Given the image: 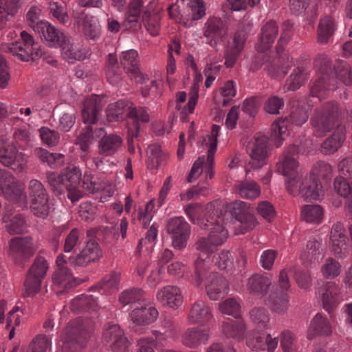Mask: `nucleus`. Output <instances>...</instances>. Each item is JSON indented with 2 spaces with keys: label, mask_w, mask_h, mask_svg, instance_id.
Instances as JSON below:
<instances>
[{
  "label": "nucleus",
  "mask_w": 352,
  "mask_h": 352,
  "mask_svg": "<svg viewBox=\"0 0 352 352\" xmlns=\"http://www.w3.org/2000/svg\"><path fill=\"white\" fill-rule=\"evenodd\" d=\"M342 114L340 105L335 101L326 102L315 109L309 122L312 135L316 138L324 137L337 127Z\"/></svg>",
  "instance_id": "1"
},
{
  "label": "nucleus",
  "mask_w": 352,
  "mask_h": 352,
  "mask_svg": "<svg viewBox=\"0 0 352 352\" xmlns=\"http://www.w3.org/2000/svg\"><path fill=\"white\" fill-rule=\"evenodd\" d=\"M21 41L3 43L0 49L2 52L10 53L23 61L34 60L42 55L39 45L33 36L25 31L21 32Z\"/></svg>",
  "instance_id": "2"
},
{
  "label": "nucleus",
  "mask_w": 352,
  "mask_h": 352,
  "mask_svg": "<svg viewBox=\"0 0 352 352\" xmlns=\"http://www.w3.org/2000/svg\"><path fill=\"white\" fill-rule=\"evenodd\" d=\"M299 148L297 146L289 145L284 151L282 158L276 164L277 171L287 177V189L294 194L297 189V183L300 179L298 170Z\"/></svg>",
  "instance_id": "3"
},
{
  "label": "nucleus",
  "mask_w": 352,
  "mask_h": 352,
  "mask_svg": "<svg viewBox=\"0 0 352 352\" xmlns=\"http://www.w3.org/2000/svg\"><path fill=\"white\" fill-rule=\"evenodd\" d=\"M204 217L199 220L200 227L209 231L208 238L217 248L222 245L228 236V232L223 227V218L217 215L215 207L212 204L206 206Z\"/></svg>",
  "instance_id": "4"
},
{
  "label": "nucleus",
  "mask_w": 352,
  "mask_h": 352,
  "mask_svg": "<svg viewBox=\"0 0 352 352\" xmlns=\"http://www.w3.org/2000/svg\"><path fill=\"white\" fill-rule=\"evenodd\" d=\"M88 323L87 320L85 322L81 318H76L67 324L64 331L63 352H77L83 346L89 335L86 328Z\"/></svg>",
  "instance_id": "5"
},
{
  "label": "nucleus",
  "mask_w": 352,
  "mask_h": 352,
  "mask_svg": "<svg viewBox=\"0 0 352 352\" xmlns=\"http://www.w3.org/2000/svg\"><path fill=\"white\" fill-rule=\"evenodd\" d=\"M0 188L6 199L22 209L28 208V199L23 186L6 170H0Z\"/></svg>",
  "instance_id": "6"
},
{
  "label": "nucleus",
  "mask_w": 352,
  "mask_h": 352,
  "mask_svg": "<svg viewBox=\"0 0 352 352\" xmlns=\"http://www.w3.org/2000/svg\"><path fill=\"white\" fill-rule=\"evenodd\" d=\"M166 230L171 235L172 245L174 248L181 250L186 248L191 229L190 224L184 217L170 218L166 222Z\"/></svg>",
  "instance_id": "7"
},
{
  "label": "nucleus",
  "mask_w": 352,
  "mask_h": 352,
  "mask_svg": "<svg viewBox=\"0 0 352 352\" xmlns=\"http://www.w3.org/2000/svg\"><path fill=\"white\" fill-rule=\"evenodd\" d=\"M268 138L262 133H257L249 142L247 151L250 157L249 165L253 169L261 168L266 164L267 158Z\"/></svg>",
  "instance_id": "8"
},
{
  "label": "nucleus",
  "mask_w": 352,
  "mask_h": 352,
  "mask_svg": "<svg viewBox=\"0 0 352 352\" xmlns=\"http://www.w3.org/2000/svg\"><path fill=\"white\" fill-rule=\"evenodd\" d=\"M102 340L113 352H127L131 344L120 327L111 322L105 324Z\"/></svg>",
  "instance_id": "9"
},
{
  "label": "nucleus",
  "mask_w": 352,
  "mask_h": 352,
  "mask_svg": "<svg viewBox=\"0 0 352 352\" xmlns=\"http://www.w3.org/2000/svg\"><path fill=\"white\" fill-rule=\"evenodd\" d=\"M8 245L10 255L18 261L31 258L38 249L37 244L30 236H15L9 241Z\"/></svg>",
  "instance_id": "10"
},
{
  "label": "nucleus",
  "mask_w": 352,
  "mask_h": 352,
  "mask_svg": "<svg viewBox=\"0 0 352 352\" xmlns=\"http://www.w3.org/2000/svg\"><path fill=\"white\" fill-rule=\"evenodd\" d=\"M102 256L99 244L90 239L85 243V247L77 254L68 258L69 265L72 267H87L98 261Z\"/></svg>",
  "instance_id": "11"
},
{
  "label": "nucleus",
  "mask_w": 352,
  "mask_h": 352,
  "mask_svg": "<svg viewBox=\"0 0 352 352\" xmlns=\"http://www.w3.org/2000/svg\"><path fill=\"white\" fill-rule=\"evenodd\" d=\"M0 162L19 172L25 168L23 154L19 153L14 143L5 140H0Z\"/></svg>",
  "instance_id": "12"
},
{
  "label": "nucleus",
  "mask_w": 352,
  "mask_h": 352,
  "mask_svg": "<svg viewBox=\"0 0 352 352\" xmlns=\"http://www.w3.org/2000/svg\"><path fill=\"white\" fill-rule=\"evenodd\" d=\"M228 34L226 23L220 18H210L205 23L204 36L207 38L208 43L215 47L222 42Z\"/></svg>",
  "instance_id": "13"
},
{
  "label": "nucleus",
  "mask_w": 352,
  "mask_h": 352,
  "mask_svg": "<svg viewBox=\"0 0 352 352\" xmlns=\"http://www.w3.org/2000/svg\"><path fill=\"white\" fill-rule=\"evenodd\" d=\"M206 290L210 300H217L228 294V283L222 275L212 272L206 278Z\"/></svg>",
  "instance_id": "14"
},
{
  "label": "nucleus",
  "mask_w": 352,
  "mask_h": 352,
  "mask_svg": "<svg viewBox=\"0 0 352 352\" xmlns=\"http://www.w3.org/2000/svg\"><path fill=\"white\" fill-rule=\"evenodd\" d=\"M210 336L209 327H196L188 328L182 335V343L190 349H196L206 344Z\"/></svg>",
  "instance_id": "15"
},
{
  "label": "nucleus",
  "mask_w": 352,
  "mask_h": 352,
  "mask_svg": "<svg viewBox=\"0 0 352 352\" xmlns=\"http://www.w3.org/2000/svg\"><path fill=\"white\" fill-rule=\"evenodd\" d=\"M157 300L164 306L173 309L180 307L183 302V296L179 287L166 285L160 289L156 295Z\"/></svg>",
  "instance_id": "16"
},
{
  "label": "nucleus",
  "mask_w": 352,
  "mask_h": 352,
  "mask_svg": "<svg viewBox=\"0 0 352 352\" xmlns=\"http://www.w3.org/2000/svg\"><path fill=\"white\" fill-rule=\"evenodd\" d=\"M121 65L126 70V74L136 82H140L142 73L140 69L138 53L135 50H129L122 52L120 56Z\"/></svg>",
  "instance_id": "17"
},
{
  "label": "nucleus",
  "mask_w": 352,
  "mask_h": 352,
  "mask_svg": "<svg viewBox=\"0 0 352 352\" xmlns=\"http://www.w3.org/2000/svg\"><path fill=\"white\" fill-rule=\"evenodd\" d=\"M102 100L96 95L85 98L82 109V118L85 123L94 124L98 121V114L103 107Z\"/></svg>",
  "instance_id": "18"
},
{
  "label": "nucleus",
  "mask_w": 352,
  "mask_h": 352,
  "mask_svg": "<svg viewBox=\"0 0 352 352\" xmlns=\"http://www.w3.org/2000/svg\"><path fill=\"white\" fill-rule=\"evenodd\" d=\"M346 140V127L338 124L333 133L327 138L321 144V152L325 155L335 153L343 144Z\"/></svg>",
  "instance_id": "19"
},
{
  "label": "nucleus",
  "mask_w": 352,
  "mask_h": 352,
  "mask_svg": "<svg viewBox=\"0 0 352 352\" xmlns=\"http://www.w3.org/2000/svg\"><path fill=\"white\" fill-rule=\"evenodd\" d=\"M319 294L323 307L330 312L340 301V289L334 282H326L320 287Z\"/></svg>",
  "instance_id": "20"
},
{
  "label": "nucleus",
  "mask_w": 352,
  "mask_h": 352,
  "mask_svg": "<svg viewBox=\"0 0 352 352\" xmlns=\"http://www.w3.org/2000/svg\"><path fill=\"white\" fill-rule=\"evenodd\" d=\"M53 289L58 294L76 285L75 278L67 267H58L52 275Z\"/></svg>",
  "instance_id": "21"
},
{
  "label": "nucleus",
  "mask_w": 352,
  "mask_h": 352,
  "mask_svg": "<svg viewBox=\"0 0 352 352\" xmlns=\"http://www.w3.org/2000/svg\"><path fill=\"white\" fill-rule=\"evenodd\" d=\"M272 285V276L269 274H254L248 278L246 287L250 294L265 295Z\"/></svg>",
  "instance_id": "22"
},
{
  "label": "nucleus",
  "mask_w": 352,
  "mask_h": 352,
  "mask_svg": "<svg viewBox=\"0 0 352 352\" xmlns=\"http://www.w3.org/2000/svg\"><path fill=\"white\" fill-rule=\"evenodd\" d=\"M212 317L210 307L205 302L197 300L192 305L187 320L190 324H204L208 323Z\"/></svg>",
  "instance_id": "23"
},
{
  "label": "nucleus",
  "mask_w": 352,
  "mask_h": 352,
  "mask_svg": "<svg viewBox=\"0 0 352 352\" xmlns=\"http://www.w3.org/2000/svg\"><path fill=\"white\" fill-rule=\"evenodd\" d=\"M158 316L157 310L153 306L143 303L130 314L131 321L137 325H147L154 322Z\"/></svg>",
  "instance_id": "24"
},
{
  "label": "nucleus",
  "mask_w": 352,
  "mask_h": 352,
  "mask_svg": "<svg viewBox=\"0 0 352 352\" xmlns=\"http://www.w3.org/2000/svg\"><path fill=\"white\" fill-rule=\"evenodd\" d=\"M278 338L270 334L254 333L247 339L248 345L255 350H265L273 352L278 346Z\"/></svg>",
  "instance_id": "25"
},
{
  "label": "nucleus",
  "mask_w": 352,
  "mask_h": 352,
  "mask_svg": "<svg viewBox=\"0 0 352 352\" xmlns=\"http://www.w3.org/2000/svg\"><path fill=\"white\" fill-rule=\"evenodd\" d=\"M278 32V25L275 21H269L261 30V36L257 44V50L261 52L270 49L274 43Z\"/></svg>",
  "instance_id": "26"
},
{
  "label": "nucleus",
  "mask_w": 352,
  "mask_h": 352,
  "mask_svg": "<svg viewBox=\"0 0 352 352\" xmlns=\"http://www.w3.org/2000/svg\"><path fill=\"white\" fill-rule=\"evenodd\" d=\"M332 334L331 324L328 319L320 314H317L309 324L307 338L313 340L318 336H330Z\"/></svg>",
  "instance_id": "27"
},
{
  "label": "nucleus",
  "mask_w": 352,
  "mask_h": 352,
  "mask_svg": "<svg viewBox=\"0 0 352 352\" xmlns=\"http://www.w3.org/2000/svg\"><path fill=\"white\" fill-rule=\"evenodd\" d=\"M123 140L120 135L116 133H106L99 141L98 151L104 156H111L122 146Z\"/></svg>",
  "instance_id": "28"
},
{
  "label": "nucleus",
  "mask_w": 352,
  "mask_h": 352,
  "mask_svg": "<svg viewBox=\"0 0 352 352\" xmlns=\"http://www.w3.org/2000/svg\"><path fill=\"white\" fill-rule=\"evenodd\" d=\"M62 39L58 47L61 49V56L64 59L73 63L74 61L81 60L85 58V53L82 49L73 42L70 36L66 35L63 38L62 37Z\"/></svg>",
  "instance_id": "29"
},
{
  "label": "nucleus",
  "mask_w": 352,
  "mask_h": 352,
  "mask_svg": "<svg viewBox=\"0 0 352 352\" xmlns=\"http://www.w3.org/2000/svg\"><path fill=\"white\" fill-rule=\"evenodd\" d=\"M336 30L335 19L331 16H324L320 19L317 28V42L327 44Z\"/></svg>",
  "instance_id": "30"
},
{
  "label": "nucleus",
  "mask_w": 352,
  "mask_h": 352,
  "mask_svg": "<svg viewBox=\"0 0 352 352\" xmlns=\"http://www.w3.org/2000/svg\"><path fill=\"white\" fill-rule=\"evenodd\" d=\"M322 182H318L315 177L309 176L305 178L301 183L298 192L305 199H318L322 192Z\"/></svg>",
  "instance_id": "31"
},
{
  "label": "nucleus",
  "mask_w": 352,
  "mask_h": 352,
  "mask_svg": "<svg viewBox=\"0 0 352 352\" xmlns=\"http://www.w3.org/2000/svg\"><path fill=\"white\" fill-rule=\"evenodd\" d=\"M122 69L119 65L116 54H109L105 64V75L107 81L113 85H118L122 81Z\"/></svg>",
  "instance_id": "32"
},
{
  "label": "nucleus",
  "mask_w": 352,
  "mask_h": 352,
  "mask_svg": "<svg viewBox=\"0 0 352 352\" xmlns=\"http://www.w3.org/2000/svg\"><path fill=\"white\" fill-rule=\"evenodd\" d=\"M35 32H38L50 47H58L60 40H63L62 37L66 36L47 21L41 23Z\"/></svg>",
  "instance_id": "33"
},
{
  "label": "nucleus",
  "mask_w": 352,
  "mask_h": 352,
  "mask_svg": "<svg viewBox=\"0 0 352 352\" xmlns=\"http://www.w3.org/2000/svg\"><path fill=\"white\" fill-rule=\"evenodd\" d=\"M322 243L316 239H310L307 244V250L301 254L300 258L304 263H318L322 257Z\"/></svg>",
  "instance_id": "34"
},
{
  "label": "nucleus",
  "mask_w": 352,
  "mask_h": 352,
  "mask_svg": "<svg viewBox=\"0 0 352 352\" xmlns=\"http://www.w3.org/2000/svg\"><path fill=\"white\" fill-rule=\"evenodd\" d=\"M131 102L126 100H118L108 105L106 109L107 118L109 122H116L123 118L125 111H129Z\"/></svg>",
  "instance_id": "35"
},
{
  "label": "nucleus",
  "mask_w": 352,
  "mask_h": 352,
  "mask_svg": "<svg viewBox=\"0 0 352 352\" xmlns=\"http://www.w3.org/2000/svg\"><path fill=\"white\" fill-rule=\"evenodd\" d=\"M222 331L227 338H240L245 331L244 322L242 319L223 322Z\"/></svg>",
  "instance_id": "36"
},
{
  "label": "nucleus",
  "mask_w": 352,
  "mask_h": 352,
  "mask_svg": "<svg viewBox=\"0 0 352 352\" xmlns=\"http://www.w3.org/2000/svg\"><path fill=\"white\" fill-rule=\"evenodd\" d=\"M336 81L333 76L323 74L311 86L310 94L312 96H319V94L326 89H334L336 87Z\"/></svg>",
  "instance_id": "37"
},
{
  "label": "nucleus",
  "mask_w": 352,
  "mask_h": 352,
  "mask_svg": "<svg viewBox=\"0 0 352 352\" xmlns=\"http://www.w3.org/2000/svg\"><path fill=\"white\" fill-rule=\"evenodd\" d=\"M236 191L241 197L256 199L261 194L260 186L253 180L243 181L235 186Z\"/></svg>",
  "instance_id": "38"
},
{
  "label": "nucleus",
  "mask_w": 352,
  "mask_h": 352,
  "mask_svg": "<svg viewBox=\"0 0 352 352\" xmlns=\"http://www.w3.org/2000/svg\"><path fill=\"white\" fill-rule=\"evenodd\" d=\"M323 214V209L319 205H305L301 210V218L307 223H320Z\"/></svg>",
  "instance_id": "39"
},
{
  "label": "nucleus",
  "mask_w": 352,
  "mask_h": 352,
  "mask_svg": "<svg viewBox=\"0 0 352 352\" xmlns=\"http://www.w3.org/2000/svg\"><path fill=\"white\" fill-rule=\"evenodd\" d=\"M307 74L302 68L294 70L287 78L283 87L285 91H295L299 89L307 79Z\"/></svg>",
  "instance_id": "40"
},
{
  "label": "nucleus",
  "mask_w": 352,
  "mask_h": 352,
  "mask_svg": "<svg viewBox=\"0 0 352 352\" xmlns=\"http://www.w3.org/2000/svg\"><path fill=\"white\" fill-rule=\"evenodd\" d=\"M144 292L136 287L125 289L119 296V302L123 306L144 301Z\"/></svg>",
  "instance_id": "41"
},
{
  "label": "nucleus",
  "mask_w": 352,
  "mask_h": 352,
  "mask_svg": "<svg viewBox=\"0 0 352 352\" xmlns=\"http://www.w3.org/2000/svg\"><path fill=\"white\" fill-rule=\"evenodd\" d=\"M271 309L278 314H284L289 308V297L285 294L272 293L269 296Z\"/></svg>",
  "instance_id": "42"
},
{
  "label": "nucleus",
  "mask_w": 352,
  "mask_h": 352,
  "mask_svg": "<svg viewBox=\"0 0 352 352\" xmlns=\"http://www.w3.org/2000/svg\"><path fill=\"white\" fill-rule=\"evenodd\" d=\"M310 176L315 177L318 182L322 180L324 184H327L331 179L332 168L329 163L319 161L314 164Z\"/></svg>",
  "instance_id": "43"
},
{
  "label": "nucleus",
  "mask_w": 352,
  "mask_h": 352,
  "mask_svg": "<svg viewBox=\"0 0 352 352\" xmlns=\"http://www.w3.org/2000/svg\"><path fill=\"white\" fill-rule=\"evenodd\" d=\"M8 219L4 216L3 221L6 223V229L10 234H20L25 230L26 221L21 214H16L9 221Z\"/></svg>",
  "instance_id": "44"
},
{
  "label": "nucleus",
  "mask_w": 352,
  "mask_h": 352,
  "mask_svg": "<svg viewBox=\"0 0 352 352\" xmlns=\"http://www.w3.org/2000/svg\"><path fill=\"white\" fill-rule=\"evenodd\" d=\"M251 320L258 328L267 329L270 324V314L264 307H254L250 311Z\"/></svg>",
  "instance_id": "45"
},
{
  "label": "nucleus",
  "mask_w": 352,
  "mask_h": 352,
  "mask_svg": "<svg viewBox=\"0 0 352 352\" xmlns=\"http://www.w3.org/2000/svg\"><path fill=\"white\" fill-rule=\"evenodd\" d=\"M142 20L146 30L151 35L155 36L159 34L160 26L159 23V16L155 12H151L150 9L144 11Z\"/></svg>",
  "instance_id": "46"
},
{
  "label": "nucleus",
  "mask_w": 352,
  "mask_h": 352,
  "mask_svg": "<svg viewBox=\"0 0 352 352\" xmlns=\"http://www.w3.org/2000/svg\"><path fill=\"white\" fill-rule=\"evenodd\" d=\"M46 179L51 190L56 195H60L64 192L66 183L64 182L62 173L58 174L52 171L47 172Z\"/></svg>",
  "instance_id": "47"
},
{
  "label": "nucleus",
  "mask_w": 352,
  "mask_h": 352,
  "mask_svg": "<svg viewBox=\"0 0 352 352\" xmlns=\"http://www.w3.org/2000/svg\"><path fill=\"white\" fill-rule=\"evenodd\" d=\"M127 117L133 120L132 126L128 128H133L136 124L140 127L139 122L147 123L150 121L148 109L142 107H134L132 103L130 111L127 113Z\"/></svg>",
  "instance_id": "48"
},
{
  "label": "nucleus",
  "mask_w": 352,
  "mask_h": 352,
  "mask_svg": "<svg viewBox=\"0 0 352 352\" xmlns=\"http://www.w3.org/2000/svg\"><path fill=\"white\" fill-rule=\"evenodd\" d=\"M43 280L34 276V275L27 273L24 282V290L23 296L24 297L34 296L41 290Z\"/></svg>",
  "instance_id": "49"
},
{
  "label": "nucleus",
  "mask_w": 352,
  "mask_h": 352,
  "mask_svg": "<svg viewBox=\"0 0 352 352\" xmlns=\"http://www.w3.org/2000/svg\"><path fill=\"white\" fill-rule=\"evenodd\" d=\"M336 78L345 85H352V66L346 62H338L334 67Z\"/></svg>",
  "instance_id": "50"
},
{
  "label": "nucleus",
  "mask_w": 352,
  "mask_h": 352,
  "mask_svg": "<svg viewBox=\"0 0 352 352\" xmlns=\"http://www.w3.org/2000/svg\"><path fill=\"white\" fill-rule=\"evenodd\" d=\"M48 267L46 259L40 254H38L28 270V273L43 280L46 276Z\"/></svg>",
  "instance_id": "51"
},
{
  "label": "nucleus",
  "mask_w": 352,
  "mask_h": 352,
  "mask_svg": "<svg viewBox=\"0 0 352 352\" xmlns=\"http://www.w3.org/2000/svg\"><path fill=\"white\" fill-rule=\"evenodd\" d=\"M206 258H203L199 255L195 261V272L193 278L195 284L199 286L202 284L204 278L209 271V266Z\"/></svg>",
  "instance_id": "52"
},
{
  "label": "nucleus",
  "mask_w": 352,
  "mask_h": 352,
  "mask_svg": "<svg viewBox=\"0 0 352 352\" xmlns=\"http://www.w3.org/2000/svg\"><path fill=\"white\" fill-rule=\"evenodd\" d=\"M30 201L49 199L48 194L43 184L37 179H32L28 186Z\"/></svg>",
  "instance_id": "53"
},
{
  "label": "nucleus",
  "mask_w": 352,
  "mask_h": 352,
  "mask_svg": "<svg viewBox=\"0 0 352 352\" xmlns=\"http://www.w3.org/2000/svg\"><path fill=\"white\" fill-rule=\"evenodd\" d=\"M66 186H78L81 179V171L79 168L70 166L61 172Z\"/></svg>",
  "instance_id": "54"
},
{
  "label": "nucleus",
  "mask_w": 352,
  "mask_h": 352,
  "mask_svg": "<svg viewBox=\"0 0 352 352\" xmlns=\"http://www.w3.org/2000/svg\"><path fill=\"white\" fill-rule=\"evenodd\" d=\"M293 23L289 20L285 21L283 23L280 36L278 41V43L276 47L278 53H281L284 50L286 45L289 41L293 34Z\"/></svg>",
  "instance_id": "55"
},
{
  "label": "nucleus",
  "mask_w": 352,
  "mask_h": 352,
  "mask_svg": "<svg viewBox=\"0 0 352 352\" xmlns=\"http://www.w3.org/2000/svg\"><path fill=\"white\" fill-rule=\"evenodd\" d=\"M219 309L222 314L234 316L236 319H240L241 306L234 298H228L219 303Z\"/></svg>",
  "instance_id": "56"
},
{
  "label": "nucleus",
  "mask_w": 352,
  "mask_h": 352,
  "mask_svg": "<svg viewBox=\"0 0 352 352\" xmlns=\"http://www.w3.org/2000/svg\"><path fill=\"white\" fill-rule=\"evenodd\" d=\"M288 118L286 117L283 120H279L272 124V137L274 139V144L276 147H279L284 138L283 135L285 133L287 129Z\"/></svg>",
  "instance_id": "57"
},
{
  "label": "nucleus",
  "mask_w": 352,
  "mask_h": 352,
  "mask_svg": "<svg viewBox=\"0 0 352 352\" xmlns=\"http://www.w3.org/2000/svg\"><path fill=\"white\" fill-rule=\"evenodd\" d=\"M321 273L325 278H334L340 273V265L334 258H328L321 267Z\"/></svg>",
  "instance_id": "58"
},
{
  "label": "nucleus",
  "mask_w": 352,
  "mask_h": 352,
  "mask_svg": "<svg viewBox=\"0 0 352 352\" xmlns=\"http://www.w3.org/2000/svg\"><path fill=\"white\" fill-rule=\"evenodd\" d=\"M280 347L283 352H296V338L289 330H284L280 334Z\"/></svg>",
  "instance_id": "59"
},
{
  "label": "nucleus",
  "mask_w": 352,
  "mask_h": 352,
  "mask_svg": "<svg viewBox=\"0 0 352 352\" xmlns=\"http://www.w3.org/2000/svg\"><path fill=\"white\" fill-rule=\"evenodd\" d=\"M80 243V232L77 228H73L65 239L63 243V252L65 253H70Z\"/></svg>",
  "instance_id": "60"
},
{
  "label": "nucleus",
  "mask_w": 352,
  "mask_h": 352,
  "mask_svg": "<svg viewBox=\"0 0 352 352\" xmlns=\"http://www.w3.org/2000/svg\"><path fill=\"white\" fill-rule=\"evenodd\" d=\"M93 129L91 125L87 126L82 129L81 132L77 137L75 144L80 146L83 152L89 151V146L93 140Z\"/></svg>",
  "instance_id": "61"
},
{
  "label": "nucleus",
  "mask_w": 352,
  "mask_h": 352,
  "mask_svg": "<svg viewBox=\"0 0 352 352\" xmlns=\"http://www.w3.org/2000/svg\"><path fill=\"white\" fill-rule=\"evenodd\" d=\"M31 212L36 217L45 219L50 212L49 199L30 201Z\"/></svg>",
  "instance_id": "62"
},
{
  "label": "nucleus",
  "mask_w": 352,
  "mask_h": 352,
  "mask_svg": "<svg viewBox=\"0 0 352 352\" xmlns=\"http://www.w3.org/2000/svg\"><path fill=\"white\" fill-rule=\"evenodd\" d=\"M50 346V339L45 335H39L34 338L27 352H46Z\"/></svg>",
  "instance_id": "63"
},
{
  "label": "nucleus",
  "mask_w": 352,
  "mask_h": 352,
  "mask_svg": "<svg viewBox=\"0 0 352 352\" xmlns=\"http://www.w3.org/2000/svg\"><path fill=\"white\" fill-rule=\"evenodd\" d=\"M334 189L341 197H348L352 195V182L350 184L344 177H337L334 179Z\"/></svg>",
  "instance_id": "64"
}]
</instances>
